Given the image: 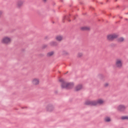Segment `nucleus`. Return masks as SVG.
<instances>
[{
  "label": "nucleus",
  "mask_w": 128,
  "mask_h": 128,
  "mask_svg": "<svg viewBox=\"0 0 128 128\" xmlns=\"http://www.w3.org/2000/svg\"><path fill=\"white\" fill-rule=\"evenodd\" d=\"M59 82H61V88L62 89L66 88V90H72L74 88V82L66 83L63 79L59 80Z\"/></svg>",
  "instance_id": "1"
},
{
  "label": "nucleus",
  "mask_w": 128,
  "mask_h": 128,
  "mask_svg": "<svg viewBox=\"0 0 128 128\" xmlns=\"http://www.w3.org/2000/svg\"><path fill=\"white\" fill-rule=\"evenodd\" d=\"M10 42H12V40L10 38L6 36L2 40V44H10Z\"/></svg>",
  "instance_id": "2"
},
{
  "label": "nucleus",
  "mask_w": 128,
  "mask_h": 128,
  "mask_svg": "<svg viewBox=\"0 0 128 128\" xmlns=\"http://www.w3.org/2000/svg\"><path fill=\"white\" fill-rule=\"evenodd\" d=\"M118 38V35L113 34H109L107 36V40H114L115 38Z\"/></svg>",
  "instance_id": "3"
},
{
  "label": "nucleus",
  "mask_w": 128,
  "mask_h": 128,
  "mask_svg": "<svg viewBox=\"0 0 128 128\" xmlns=\"http://www.w3.org/2000/svg\"><path fill=\"white\" fill-rule=\"evenodd\" d=\"M46 110L47 112H52V110H54V106H52V104H48L46 107Z\"/></svg>",
  "instance_id": "4"
},
{
  "label": "nucleus",
  "mask_w": 128,
  "mask_h": 128,
  "mask_svg": "<svg viewBox=\"0 0 128 128\" xmlns=\"http://www.w3.org/2000/svg\"><path fill=\"white\" fill-rule=\"evenodd\" d=\"M85 104L86 106H96L94 100V101H90V100L86 101L85 102Z\"/></svg>",
  "instance_id": "5"
},
{
  "label": "nucleus",
  "mask_w": 128,
  "mask_h": 128,
  "mask_svg": "<svg viewBox=\"0 0 128 128\" xmlns=\"http://www.w3.org/2000/svg\"><path fill=\"white\" fill-rule=\"evenodd\" d=\"M116 68H122V60L118 59L116 62Z\"/></svg>",
  "instance_id": "6"
},
{
  "label": "nucleus",
  "mask_w": 128,
  "mask_h": 128,
  "mask_svg": "<svg viewBox=\"0 0 128 128\" xmlns=\"http://www.w3.org/2000/svg\"><path fill=\"white\" fill-rule=\"evenodd\" d=\"M95 102V106H98V104H99V106H102L104 102V100L102 99H98L97 100H94Z\"/></svg>",
  "instance_id": "7"
},
{
  "label": "nucleus",
  "mask_w": 128,
  "mask_h": 128,
  "mask_svg": "<svg viewBox=\"0 0 128 128\" xmlns=\"http://www.w3.org/2000/svg\"><path fill=\"white\" fill-rule=\"evenodd\" d=\"M82 89V84H80L77 85L75 88V92H80Z\"/></svg>",
  "instance_id": "8"
},
{
  "label": "nucleus",
  "mask_w": 128,
  "mask_h": 128,
  "mask_svg": "<svg viewBox=\"0 0 128 128\" xmlns=\"http://www.w3.org/2000/svg\"><path fill=\"white\" fill-rule=\"evenodd\" d=\"M119 112H124L126 110V106L124 105H120L117 108Z\"/></svg>",
  "instance_id": "9"
},
{
  "label": "nucleus",
  "mask_w": 128,
  "mask_h": 128,
  "mask_svg": "<svg viewBox=\"0 0 128 128\" xmlns=\"http://www.w3.org/2000/svg\"><path fill=\"white\" fill-rule=\"evenodd\" d=\"M50 46H58V42L52 41L50 42Z\"/></svg>",
  "instance_id": "10"
},
{
  "label": "nucleus",
  "mask_w": 128,
  "mask_h": 128,
  "mask_svg": "<svg viewBox=\"0 0 128 128\" xmlns=\"http://www.w3.org/2000/svg\"><path fill=\"white\" fill-rule=\"evenodd\" d=\"M39 83H40V81L38 80L36 78H35L32 80V84L35 86L38 84Z\"/></svg>",
  "instance_id": "11"
},
{
  "label": "nucleus",
  "mask_w": 128,
  "mask_h": 128,
  "mask_svg": "<svg viewBox=\"0 0 128 128\" xmlns=\"http://www.w3.org/2000/svg\"><path fill=\"white\" fill-rule=\"evenodd\" d=\"M80 30L82 32H84L86 30H90V28L88 27L84 26V27L80 28Z\"/></svg>",
  "instance_id": "12"
},
{
  "label": "nucleus",
  "mask_w": 128,
  "mask_h": 128,
  "mask_svg": "<svg viewBox=\"0 0 128 128\" xmlns=\"http://www.w3.org/2000/svg\"><path fill=\"white\" fill-rule=\"evenodd\" d=\"M24 2H22V0H20L17 3V6H18V8H20V6H22Z\"/></svg>",
  "instance_id": "13"
},
{
  "label": "nucleus",
  "mask_w": 128,
  "mask_h": 128,
  "mask_svg": "<svg viewBox=\"0 0 128 128\" xmlns=\"http://www.w3.org/2000/svg\"><path fill=\"white\" fill-rule=\"evenodd\" d=\"M54 51L48 52L46 54V56L48 58H50V56H54Z\"/></svg>",
  "instance_id": "14"
},
{
  "label": "nucleus",
  "mask_w": 128,
  "mask_h": 128,
  "mask_svg": "<svg viewBox=\"0 0 128 128\" xmlns=\"http://www.w3.org/2000/svg\"><path fill=\"white\" fill-rule=\"evenodd\" d=\"M124 40V37H120L117 39V42H122Z\"/></svg>",
  "instance_id": "15"
},
{
  "label": "nucleus",
  "mask_w": 128,
  "mask_h": 128,
  "mask_svg": "<svg viewBox=\"0 0 128 128\" xmlns=\"http://www.w3.org/2000/svg\"><path fill=\"white\" fill-rule=\"evenodd\" d=\"M56 40L58 42H62V36H57L56 38Z\"/></svg>",
  "instance_id": "16"
},
{
  "label": "nucleus",
  "mask_w": 128,
  "mask_h": 128,
  "mask_svg": "<svg viewBox=\"0 0 128 128\" xmlns=\"http://www.w3.org/2000/svg\"><path fill=\"white\" fill-rule=\"evenodd\" d=\"M111 120L110 118V117H106V119H105V122H110Z\"/></svg>",
  "instance_id": "17"
},
{
  "label": "nucleus",
  "mask_w": 128,
  "mask_h": 128,
  "mask_svg": "<svg viewBox=\"0 0 128 128\" xmlns=\"http://www.w3.org/2000/svg\"><path fill=\"white\" fill-rule=\"evenodd\" d=\"M121 120H128V116H122L121 118Z\"/></svg>",
  "instance_id": "18"
},
{
  "label": "nucleus",
  "mask_w": 128,
  "mask_h": 128,
  "mask_svg": "<svg viewBox=\"0 0 128 128\" xmlns=\"http://www.w3.org/2000/svg\"><path fill=\"white\" fill-rule=\"evenodd\" d=\"M70 14H69L68 16H64V20H68V18H70Z\"/></svg>",
  "instance_id": "19"
},
{
  "label": "nucleus",
  "mask_w": 128,
  "mask_h": 128,
  "mask_svg": "<svg viewBox=\"0 0 128 128\" xmlns=\"http://www.w3.org/2000/svg\"><path fill=\"white\" fill-rule=\"evenodd\" d=\"M98 78H100V80H103L104 79V75H102V74H100L98 75Z\"/></svg>",
  "instance_id": "20"
},
{
  "label": "nucleus",
  "mask_w": 128,
  "mask_h": 128,
  "mask_svg": "<svg viewBox=\"0 0 128 128\" xmlns=\"http://www.w3.org/2000/svg\"><path fill=\"white\" fill-rule=\"evenodd\" d=\"M62 54H63V56H68V52L64 50L62 52Z\"/></svg>",
  "instance_id": "21"
},
{
  "label": "nucleus",
  "mask_w": 128,
  "mask_h": 128,
  "mask_svg": "<svg viewBox=\"0 0 128 128\" xmlns=\"http://www.w3.org/2000/svg\"><path fill=\"white\" fill-rule=\"evenodd\" d=\"M46 48H48V46L46 44H44L42 46V50H44Z\"/></svg>",
  "instance_id": "22"
},
{
  "label": "nucleus",
  "mask_w": 128,
  "mask_h": 128,
  "mask_svg": "<svg viewBox=\"0 0 128 128\" xmlns=\"http://www.w3.org/2000/svg\"><path fill=\"white\" fill-rule=\"evenodd\" d=\"M82 53H78V57L82 58Z\"/></svg>",
  "instance_id": "23"
},
{
  "label": "nucleus",
  "mask_w": 128,
  "mask_h": 128,
  "mask_svg": "<svg viewBox=\"0 0 128 128\" xmlns=\"http://www.w3.org/2000/svg\"><path fill=\"white\" fill-rule=\"evenodd\" d=\"M104 86L105 88H106L107 86H108V83H106L104 84Z\"/></svg>",
  "instance_id": "24"
},
{
  "label": "nucleus",
  "mask_w": 128,
  "mask_h": 128,
  "mask_svg": "<svg viewBox=\"0 0 128 128\" xmlns=\"http://www.w3.org/2000/svg\"><path fill=\"white\" fill-rule=\"evenodd\" d=\"M110 46H112V48H114V46H116V44H110Z\"/></svg>",
  "instance_id": "25"
},
{
  "label": "nucleus",
  "mask_w": 128,
  "mask_h": 128,
  "mask_svg": "<svg viewBox=\"0 0 128 128\" xmlns=\"http://www.w3.org/2000/svg\"><path fill=\"white\" fill-rule=\"evenodd\" d=\"M3 12L2 10H0V18L2 16V14Z\"/></svg>",
  "instance_id": "26"
},
{
  "label": "nucleus",
  "mask_w": 128,
  "mask_h": 128,
  "mask_svg": "<svg viewBox=\"0 0 128 128\" xmlns=\"http://www.w3.org/2000/svg\"><path fill=\"white\" fill-rule=\"evenodd\" d=\"M48 36H46L44 38V40H48Z\"/></svg>",
  "instance_id": "27"
},
{
  "label": "nucleus",
  "mask_w": 128,
  "mask_h": 128,
  "mask_svg": "<svg viewBox=\"0 0 128 128\" xmlns=\"http://www.w3.org/2000/svg\"><path fill=\"white\" fill-rule=\"evenodd\" d=\"M90 10H94V8L92 7V6H90Z\"/></svg>",
  "instance_id": "28"
},
{
  "label": "nucleus",
  "mask_w": 128,
  "mask_h": 128,
  "mask_svg": "<svg viewBox=\"0 0 128 128\" xmlns=\"http://www.w3.org/2000/svg\"><path fill=\"white\" fill-rule=\"evenodd\" d=\"M80 4H84V3L82 2H80Z\"/></svg>",
  "instance_id": "29"
},
{
  "label": "nucleus",
  "mask_w": 128,
  "mask_h": 128,
  "mask_svg": "<svg viewBox=\"0 0 128 128\" xmlns=\"http://www.w3.org/2000/svg\"><path fill=\"white\" fill-rule=\"evenodd\" d=\"M76 16H74V20H76Z\"/></svg>",
  "instance_id": "30"
},
{
  "label": "nucleus",
  "mask_w": 128,
  "mask_h": 128,
  "mask_svg": "<svg viewBox=\"0 0 128 128\" xmlns=\"http://www.w3.org/2000/svg\"><path fill=\"white\" fill-rule=\"evenodd\" d=\"M44 2H46V0H43Z\"/></svg>",
  "instance_id": "31"
},
{
  "label": "nucleus",
  "mask_w": 128,
  "mask_h": 128,
  "mask_svg": "<svg viewBox=\"0 0 128 128\" xmlns=\"http://www.w3.org/2000/svg\"><path fill=\"white\" fill-rule=\"evenodd\" d=\"M62 2H64V0H60Z\"/></svg>",
  "instance_id": "32"
},
{
  "label": "nucleus",
  "mask_w": 128,
  "mask_h": 128,
  "mask_svg": "<svg viewBox=\"0 0 128 128\" xmlns=\"http://www.w3.org/2000/svg\"><path fill=\"white\" fill-rule=\"evenodd\" d=\"M68 22H72V20H68Z\"/></svg>",
  "instance_id": "33"
},
{
  "label": "nucleus",
  "mask_w": 128,
  "mask_h": 128,
  "mask_svg": "<svg viewBox=\"0 0 128 128\" xmlns=\"http://www.w3.org/2000/svg\"><path fill=\"white\" fill-rule=\"evenodd\" d=\"M53 6H56V3H54Z\"/></svg>",
  "instance_id": "34"
},
{
  "label": "nucleus",
  "mask_w": 128,
  "mask_h": 128,
  "mask_svg": "<svg viewBox=\"0 0 128 128\" xmlns=\"http://www.w3.org/2000/svg\"><path fill=\"white\" fill-rule=\"evenodd\" d=\"M68 74V72H67L65 74Z\"/></svg>",
  "instance_id": "35"
},
{
  "label": "nucleus",
  "mask_w": 128,
  "mask_h": 128,
  "mask_svg": "<svg viewBox=\"0 0 128 128\" xmlns=\"http://www.w3.org/2000/svg\"><path fill=\"white\" fill-rule=\"evenodd\" d=\"M126 10V8H124L123 9V10Z\"/></svg>",
  "instance_id": "36"
},
{
  "label": "nucleus",
  "mask_w": 128,
  "mask_h": 128,
  "mask_svg": "<svg viewBox=\"0 0 128 128\" xmlns=\"http://www.w3.org/2000/svg\"><path fill=\"white\" fill-rule=\"evenodd\" d=\"M125 20H128V18H125Z\"/></svg>",
  "instance_id": "37"
},
{
  "label": "nucleus",
  "mask_w": 128,
  "mask_h": 128,
  "mask_svg": "<svg viewBox=\"0 0 128 128\" xmlns=\"http://www.w3.org/2000/svg\"><path fill=\"white\" fill-rule=\"evenodd\" d=\"M55 94H58V91L55 92Z\"/></svg>",
  "instance_id": "38"
},
{
  "label": "nucleus",
  "mask_w": 128,
  "mask_h": 128,
  "mask_svg": "<svg viewBox=\"0 0 128 128\" xmlns=\"http://www.w3.org/2000/svg\"><path fill=\"white\" fill-rule=\"evenodd\" d=\"M22 52H24V49L22 50Z\"/></svg>",
  "instance_id": "39"
},
{
  "label": "nucleus",
  "mask_w": 128,
  "mask_h": 128,
  "mask_svg": "<svg viewBox=\"0 0 128 128\" xmlns=\"http://www.w3.org/2000/svg\"><path fill=\"white\" fill-rule=\"evenodd\" d=\"M26 108V107H25V108L22 107V108Z\"/></svg>",
  "instance_id": "40"
},
{
  "label": "nucleus",
  "mask_w": 128,
  "mask_h": 128,
  "mask_svg": "<svg viewBox=\"0 0 128 128\" xmlns=\"http://www.w3.org/2000/svg\"><path fill=\"white\" fill-rule=\"evenodd\" d=\"M120 18H122V17L120 16Z\"/></svg>",
  "instance_id": "41"
},
{
  "label": "nucleus",
  "mask_w": 128,
  "mask_h": 128,
  "mask_svg": "<svg viewBox=\"0 0 128 128\" xmlns=\"http://www.w3.org/2000/svg\"><path fill=\"white\" fill-rule=\"evenodd\" d=\"M100 4H102L104 3H102V2H100Z\"/></svg>",
  "instance_id": "42"
},
{
  "label": "nucleus",
  "mask_w": 128,
  "mask_h": 128,
  "mask_svg": "<svg viewBox=\"0 0 128 128\" xmlns=\"http://www.w3.org/2000/svg\"><path fill=\"white\" fill-rule=\"evenodd\" d=\"M108 2V0H106V2Z\"/></svg>",
  "instance_id": "43"
},
{
  "label": "nucleus",
  "mask_w": 128,
  "mask_h": 128,
  "mask_svg": "<svg viewBox=\"0 0 128 128\" xmlns=\"http://www.w3.org/2000/svg\"><path fill=\"white\" fill-rule=\"evenodd\" d=\"M116 18V16H113V18Z\"/></svg>",
  "instance_id": "44"
},
{
  "label": "nucleus",
  "mask_w": 128,
  "mask_h": 128,
  "mask_svg": "<svg viewBox=\"0 0 128 128\" xmlns=\"http://www.w3.org/2000/svg\"><path fill=\"white\" fill-rule=\"evenodd\" d=\"M125 14H128V12H127V13H126Z\"/></svg>",
  "instance_id": "45"
},
{
  "label": "nucleus",
  "mask_w": 128,
  "mask_h": 128,
  "mask_svg": "<svg viewBox=\"0 0 128 128\" xmlns=\"http://www.w3.org/2000/svg\"><path fill=\"white\" fill-rule=\"evenodd\" d=\"M117 8H120V6H117Z\"/></svg>",
  "instance_id": "46"
},
{
  "label": "nucleus",
  "mask_w": 128,
  "mask_h": 128,
  "mask_svg": "<svg viewBox=\"0 0 128 128\" xmlns=\"http://www.w3.org/2000/svg\"><path fill=\"white\" fill-rule=\"evenodd\" d=\"M115 2H118V0H115Z\"/></svg>",
  "instance_id": "47"
},
{
  "label": "nucleus",
  "mask_w": 128,
  "mask_h": 128,
  "mask_svg": "<svg viewBox=\"0 0 128 128\" xmlns=\"http://www.w3.org/2000/svg\"><path fill=\"white\" fill-rule=\"evenodd\" d=\"M52 24H54V22H52Z\"/></svg>",
  "instance_id": "48"
},
{
  "label": "nucleus",
  "mask_w": 128,
  "mask_h": 128,
  "mask_svg": "<svg viewBox=\"0 0 128 128\" xmlns=\"http://www.w3.org/2000/svg\"><path fill=\"white\" fill-rule=\"evenodd\" d=\"M63 22H64V21L63 20Z\"/></svg>",
  "instance_id": "49"
},
{
  "label": "nucleus",
  "mask_w": 128,
  "mask_h": 128,
  "mask_svg": "<svg viewBox=\"0 0 128 128\" xmlns=\"http://www.w3.org/2000/svg\"><path fill=\"white\" fill-rule=\"evenodd\" d=\"M127 2H128V0H126Z\"/></svg>",
  "instance_id": "50"
},
{
  "label": "nucleus",
  "mask_w": 128,
  "mask_h": 128,
  "mask_svg": "<svg viewBox=\"0 0 128 128\" xmlns=\"http://www.w3.org/2000/svg\"><path fill=\"white\" fill-rule=\"evenodd\" d=\"M54 12H55V11H54Z\"/></svg>",
  "instance_id": "51"
},
{
  "label": "nucleus",
  "mask_w": 128,
  "mask_h": 128,
  "mask_svg": "<svg viewBox=\"0 0 128 128\" xmlns=\"http://www.w3.org/2000/svg\"><path fill=\"white\" fill-rule=\"evenodd\" d=\"M110 16H111V14H110Z\"/></svg>",
  "instance_id": "52"
}]
</instances>
